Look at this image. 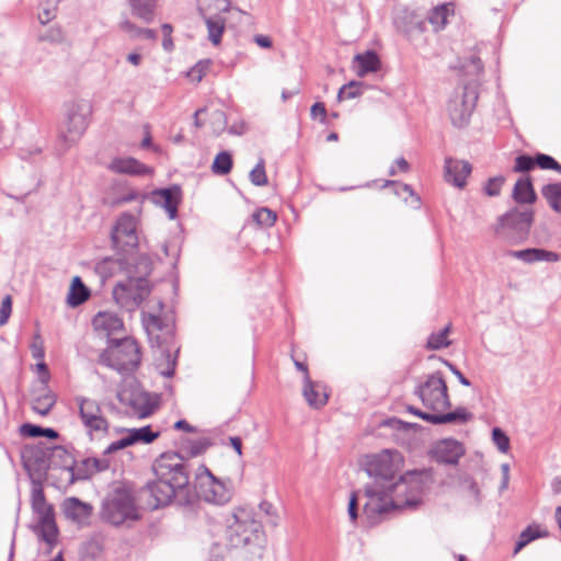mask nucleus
<instances>
[{"label": "nucleus", "instance_id": "nucleus-1", "mask_svg": "<svg viewBox=\"0 0 561 561\" xmlns=\"http://www.w3.org/2000/svg\"><path fill=\"white\" fill-rule=\"evenodd\" d=\"M434 482L431 469L405 472L399 480L387 485L365 486L368 501L364 513L373 522L397 508H415Z\"/></svg>", "mask_w": 561, "mask_h": 561}, {"label": "nucleus", "instance_id": "nucleus-2", "mask_svg": "<svg viewBox=\"0 0 561 561\" xmlns=\"http://www.w3.org/2000/svg\"><path fill=\"white\" fill-rule=\"evenodd\" d=\"M225 539L230 548H242L263 541V525L254 507L238 506L225 517Z\"/></svg>", "mask_w": 561, "mask_h": 561}, {"label": "nucleus", "instance_id": "nucleus-3", "mask_svg": "<svg viewBox=\"0 0 561 561\" xmlns=\"http://www.w3.org/2000/svg\"><path fill=\"white\" fill-rule=\"evenodd\" d=\"M100 518L113 526L138 520L140 514L131 491L125 486H117L108 493L102 502Z\"/></svg>", "mask_w": 561, "mask_h": 561}, {"label": "nucleus", "instance_id": "nucleus-4", "mask_svg": "<svg viewBox=\"0 0 561 561\" xmlns=\"http://www.w3.org/2000/svg\"><path fill=\"white\" fill-rule=\"evenodd\" d=\"M138 343L130 337L111 340L110 346L102 353L101 363L119 371L129 373L140 364Z\"/></svg>", "mask_w": 561, "mask_h": 561}, {"label": "nucleus", "instance_id": "nucleus-5", "mask_svg": "<svg viewBox=\"0 0 561 561\" xmlns=\"http://www.w3.org/2000/svg\"><path fill=\"white\" fill-rule=\"evenodd\" d=\"M414 394L421 400L428 413L445 412L451 407L448 387L440 371H435L420 382Z\"/></svg>", "mask_w": 561, "mask_h": 561}, {"label": "nucleus", "instance_id": "nucleus-6", "mask_svg": "<svg viewBox=\"0 0 561 561\" xmlns=\"http://www.w3.org/2000/svg\"><path fill=\"white\" fill-rule=\"evenodd\" d=\"M91 106L84 101L72 102L67 107L66 118L59 130L65 149L77 142L89 125Z\"/></svg>", "mask_w": 561, "mask_h": 561}, {"label": "nucleus", "instance_id": "nucleus-7", "mask_svg": "<svg viewBox=\"0 0 561 561\" xmlns=\"http://www.w3.org/2000/svg\"><path fill=\"white\" fill-rule=\"evenodd\" d=\"M397 459L399 460V454L390 449L365 456L362 466L369 477L375 478L374 483L367 486L383 484L387 490V485L394 482L393 479L398 471Z\"/></svg>", "mask_w": 561, "mask_h": 561}, {"label": "nucleus", "instance_id": "nucleus-8", "mask_svg": "<svg viewBox=\"0 0 561 561\" xmlns=\"http://www.w3.org/2000/svg\"><path fill=\"white\" fill-rule=\"evenodd\" d=\"M75 403L78 407L80 421L91 440L108 433L110 422L95 399L77 396Z\"/></svg>", "mask_w": 561, "mask_h": 561}, {"label": "nucleus", "instance_id": "nucleus-9", "mask_svg": "<svg viewBox=\"0 0 561 561\" xmlns=\"http://www.w3.org/2000/svg\"><path fill=\"white\" fill-rule=\"evenodd\" d=\"M151 286L147 278H128L117 283L113 288L115 302L126 311H135L150 295Z\"/></svg>", "mask_w": 561, "mask_h": 561}, {"label": "nucleus", "instance_id": "nucleus-10", "mask_svg": "<svg viewBox=\"0 0 561 561\" xmlns=\"http://www.w3.org/2000/svg\"><path fill=\"white\" fill-rule=\"evenodd\" d=\"M229 0H197V9L208 31V39L214 45H219L226 26L222 13L230 10Z\"/></svg>", "mask_w": 561, "mask_h": 561}, {"label": "nucleus", "instance_id": "nucleus-11", "mask_svg": "<svg viewBox=\"0 0 561 561\" xmlns=\"http://www.w3.org/2000/svg\"><path fill=\"white\" fill-rule=\"evenodd\" d=\"M156 478L170 482L176 489L188 484V471L183 457L179 453H164L153 462Z\"/></svg>", "mask_w": 561, "mask_h": 561}, {"label": "nucleus", "instance_id": "nucleus-12", "mask_svg": "<svg viewBox=\"0 0 561 561\" xmlns=\"http://www.w3.org/2000/svg\"><path fill=\"white\" fill-rule=\"evenodd\" d=\"M117 398L124 405L130 408L131 412L140 419L150 416L159 407L160 396L149 393L138 387H125Z\"/></svg>", "mask_w": 561, "mask_h": 561}, {"label": "nucleus", "instance_id": "nucleus-13", "mask_svg": "<svg viewBox=\"0 0 561 561\" xmlns=\"http://www.w3.org/2000/svg\"><path fill=\"white\" fill-rule=\"evenodd\" d=\"M196 478V493L205 502L225 504L230 500V492L225 484L217 480L205 466L199 467Z\"/></svg>", "mask_w": 561, "mask_h": 561}, {"label": "nucleus", "instance_id": "nucleus-14", "mask_svg": "<svg viewBox=\"0 0 561 561\" xmlns=\"http://www.w3.org/2000/svg\"><path fill=\"white\" fill-rule=\"evenodd\" d=\"M478 101V92L473 87L466 85L448 102V114L454 126L463 127L468 124Z\"/></svg>", "mask_w": 561, "mask_h": 561}, {"label": "nucleus", "instance_id": "nucleus-15", "mask_svg": "<svg viewBox=\"0 0 561 561\" xmlns=\"http://www.w3.org/2000/svg\"><path fill=\"white\" fill-rule=\"evenodd\" d=\"M113 247L119 251H128L138 245L137 220L131 214H122L112 229Z\"/></svg>", "mask_w": 561, "mask_h": 561}, {"label": "nucleus", "instance_id": "nucleus-16", "mask_svg": "<svg viewBox=\"0 0 561 561\" xmlns=\"http://www.w3.org/2000/svg\"><path fill=\"white\" fill-rule=\"evenodd\" d=\"M407 411L431 424H447V423H467L472 420L473 415L466 408L459 407L453 412L444 413H428L413 405H407Z\"/></svg>", "mask_w": 561, "mask_h": 561}, {"label": "nucleus", "instance_id": "nucleus-17", "mask_svg": "<svg viewBox=\"0 0 561 561\" xmlns=\"http://www.w3.org/2000/svg\"><path fill=\"white\" fill-rule=\"evenodd\" d=\"M407 411L431 424H447V423H467L472 420L473 415L466 408L459 407L453 412L444 413H428L413 405H407Z\"/></svg>", "mask_w": 561, "mask_h": 561}, {"label": "nucleus", "instance_id": "nucleus-18", "mask_svg": "<svg viewBox=\"0 0 561 561\" xmlns=\"http://www.w3.org/2000/svg\"><path fill=\"white\" fill-rule=\"evenodd\" d=\"M178 490L170 482L157 478L154 481L147 483L144 493L149 497L148 505L158 508L171 503Z\"/></svg>", "mask_w": 561, "mask_h": 561}, {"label": "nucleus", "instance_id": "nucleus-19", "mask_svg": "<svg viewBox=\"0 0 561 561\" xmlns=\"http://www.w3.org/2000/svg\"><path fill=\"white\" fill-rule=\"evenodd\" d=\"M463 455V446L453 438L439 440L432 450L433 458L437 462L446 465H457Z\"/></svg>", "mask_w": 561, "mask_h": 561}, {"label": "nucleus", "instance_id": "nucleus-20", "mask_svg": "<svg viewBox=\"0 0 561 561\" xmlns=\"http://www.w3.org/2000/svg\"><path fill=\"white\" fill-rule=\"evenodd\" d=\"M534 220L531 210H519L514 208L500 218V225L503 228L516 232L518 236H526Z\"/></svg>", "mask_w": 561, "mask_h": 561}, {"label": "nucleus", "instance_id": "nucleus-21", "mask_svg": "<svg viewBox=\"0 0 561 561\" xmlns=\"http://www.w3.org/2000/svg\"><path fill=\"white\" fill-rule=\"evenodd\" d=\"M61 510L65 517L78 525H87L93 514V506L90 503L82 502L78 497H67Z\"/></svg>", "mask_w": 561, "mask_h": 561}, {"label": "nucleus", "instance_id": "nucleus-22", "mask_svg": "<svg viewBox=\"0 0 561 561\" xmlns=\"http://www.w3.org/2000/svg\"><path fill=\"white\" fill-rule=\"evenodd\" d=\"M152 201L168 213L170 219L178 215V206L181 201V188L178 185L160 188L152 192Z\"/></svg>", "mask_w": 561, "mask_h": 561}, {"label": "nucleus", "instance_id": "nucleus-23", "mask_svg": "<svg viewBox=\"0 0 561 561\" xmlns=\"http://www.w3.org/2000/svg\"><path fill=\"white\" fill-rule=\"evenodd\" d=\"M445 180L456 187H463L471 173V164L465 160L447 158L445 160Z\"/></svg>", "mask_w": 561, "mask_h": 561}, {"label": "nucleus", "instance_id": "nucleus-24", "mask_svg": "<svg viewBox=\"0 0 561 561\" xmlns=\"http://www.w3.org/2000/svg\"><path fill=\"white\" fill-rule=\"evenodd\" d=\"M511 257L520 260L527 264L536 262L556 263L561 260V255L557 252L546 249L529 248L524 250H511L507 253Z\"/></svg>", "mask_w": 561, "mask_h": 561}, {"label": "nucleus", "instance_id": "nucleus-25", "mask_svg": "<svg viewBox=\"0 0 561 561\" xmlns=\"http://www.w3.org/2000/svg\"><path fill=\"white\" fill-rule=\"evenodd\" d=\"M108 169L115 173L129 175H147L152 170L135 158H114L108 164Z\"/></svg>", "mask_w": 561, "mask_h": 561}, {"label": "nucleus", "instance_id": "nucleus-26", "mask_svg": "<svg viewBox=\"0 0 561 561\" xmlns=\"http://www.w3.org/2000/svg\"><path fill=\"white\" fill-rule=\"evenodd\" d=\"M380 68L378 55L373 50L357 54L353 59V69L358 77H365L370 72H376Z\"/></svg>", "mask_w": 561, "mask_h": 561}, {"label": "nucleus", "instance_id": "nucleus-27", "mask_svg": "<svg viewBox=\"0 0 561 561\" xmlns=\"http://www.w3.org/2000/svg\"><path fill=\"white\" fill-rule=\"evenodd\" d=\"M96 331L106 333L108 336L123 330L122 319L112 312H99L92 321Z\"/></svg>", "mask_w": 561, "mask_h": 561}, {"label": "nucleus", "instance_id": "nucleus-28", "mask_svg": "<svg viewBox=\"0 0 561 561\" xmlns=\"http://www.w3.org/2000/svg\"><path fill=\"white\" fill-rule=\"evenodd\" d=\"M302 394L311 408L318 409L327 404L328 394L320 389L318 383H314L310 376H304Z\"/></svg>", "mask_w": 561, "mask_h": 561}, {"label": "nucleus", "instance_id": "nucleus-29", "mask_svg": "<svg viewBox=\"0 0 561 561\" xmlns=\"http://www.w3.org/2000/svg\"><path fill=\"white\" fill-rule=\"evenodd\" d=\"M31 504L37 516V520L55 516L54 508L46 502L45 494L41 485H35L32 489Z\"/></svg>", "mask_w": 561, "mask_h": 561}, {"label": "nucleus", "instance_id": "nucleus-30", "mask_svg": "<svg viewBox=\"0 0 561 561\" xmlns=\"http://www.w3.org/2000/svg\"><path fill=\"white\" fill-rule=\"evenodd\" d=\"M133 15L145 23H151L156 16L158 0H127Z\"/></svg>", "mask_w": 561, "mask_h": 561}, {"label": "nucleus", "instance_id": "nucleus-31", "mask_svg": "<svg viewBox=\"0 0 561 561\" xmlns=\"http://www.w3.org/2000/svg\"><path fill=\"white\" fill-rule=\"evenodd\" d=\"M513 198L518 204H533L536 201V193L529 176L517 180L513 188Z\"/></svg>", "mask_w": 561, "mask_h": 561}, {"label": "nucleus", "instance_id": "nucleus-32", "mask_svg": "<svg viewBox=\"0 0 561 561\" xmlns=\"http://www.w3.org/2000/svg\"><path fill=\"white\" fill-rule=\"evenodd\" d=\"M35 531L48 546L53 547L57 541L58 529L54 517L37 520Z\"/></svg>", "mask_w": 561, "mask_h": 561}, {"label": "nucleus", "instance_id": "nucleus-33", "mask_svg": "<svg viewBox=\"0 0 561 561\" xmlns=\"http://www.w3.org/2000/svg\"><path fill=\"white\" fill-rule=\"evenodd\" d=\"M90 297L88 287L82 283L79 276L73 277L67 296V302L71 307L83 304Z\"/></svg>", "mask_w": 561, "mask_h": 561}, {"label": "nucleus", "instance_id": "nucleus-34", "mask_svg": "<svg viewBox=\"0 0 561 561\" xmlns=\"http://www.w3.org/2000/svg\"><path fill=\"white\" fill-rule=\"evenodd\" d=\"M548 531L541 530L540 526L537 524L529 525L526 529H524L516 542L514 554L518 553L524 547H526L529 542L535 539L547 537Z\"/></svg>", "mask_w": 561, "mask_h": 561}, {"label": "nucleus", "instance_id": "nucleus-35", "mask_svg": "<svg viewBox=\"0 0 561 561\" xmlns=\"http://www.w3.org/2000/svg\"><path fill=\"white\" fill-rule=\"evenodd\" d=\"M117 432H125L128 435L131 445L139 442L146 444L152 443L160 435L159 432H152L149 425L140 428H122L117 430Z\"/></svg>", "mask_w": 561, "mask_h": 561}, {"label": "nucleus", "instance_id": "nucleus-36", "mask_svg": "<svg viewBox=\"0 0 561 561\" xmlns=\"http://www.w3.org/2000/svg\"><path fill=\"white\" fill-rule=\"evenodd\" d=\"M123 270V261L114 257H104L95 265V272L103 278H110Z\"/></svg>", "mask_w": 561, "mask_h": 561}, {"label": "nucleus", "instance_id": "nucleus-37", "mask_svg": "<svg viewBox=\"0 0 561 561\" xmlns=\"http://www.w3.org/2000/svg\"><path fill=\"white\" fill-rule=\"evenodd\" d=\"M176 359L169 350H160L159 357L156 358V367L160 375L172 377L175 370Z\"/></svg>", "mask_w": 561, "mask_h": 561}, {"label": "nucleus", "instance_id": "nucleus-38", "mask_svg": "<svg viewBox=\"0 0 561 561\" xmlns=\"http://www.w3.org/2000/svg\"><path fill=\"white\" fill-rule=\"evenodd\" d=\"M56 403V397L50 390H45V392L38 397H36L32 402V409L35 413L39 415H47Z\"/></svg>", "mask_w": 561, "mask_h": 561}, {"label": "nucleus", "instance_id": "nucleus-39", "mask_svg": "<svg viewBox=\"0 0 561 561\" xmlns=\"http://www.w3.org/2000/svg\"><path fill=\"white\" fill-rule=\"evenodd\" d=\"M542 196L550 207L561 214V183H550L541 188Z\"/></svg>", "mask_w": 561, "mask_h": 561}, {"label": "nucleus", "instance_id": "nucleus-40", "mask_svg": "<svg viewBox=\"0 0 561 561\" xmlns=\"http://www.w3.org/2000/svg\"><path fill=\"white\" fill-rule=\"evenodd\" d=\"M450 9L448 4H440L435 7L428 16L430 23L434 26L435 31L442 30L447 22Z\"/></svg>", "mask_w": 561, "mask_h": 561}, {"label": "nucleus", "instance_id": "nucleus-41", "mask_svg": "<svg viewBox=\"0 0 561 561\" xmlns=\"http://www.w3.org/2000/svg\"><path fill=\"white\" fill-rule=\"evenodd\" d=\"M232 158L227 151L219 152L213 162L211 170L215 174L226 175L231 171Z\"/></svg>", "mask_w": 561, "mask_h": 561}, {"label": "nucleus", "instance_id": "nucleus-42", "mask_svg": "<svg viewBox=\"0 0 561 561\" xmlns=\"http://www.w3.org/2000/svg\"><path fill=\"white\" fill-rule=\"evenodd\" d=\"M252 219L259 227L268 228L276 222L277 215L270 208L262 207L253 213Z\"/></svg>", "mask_w": 561, "mask_h": 561}, {"label": "nucleus", "instance_id": "nucleus-43", "mask_svg": "<svg viewBox=\"0 0 561 561\" xmlns=\"http://www.w3.org/2000/svg\"><path fill=\"white\" fill-rule=\"evenodd\" d=\"M450 331V324H447L443 330L437 333H432L427 340V348L430 350H440L443 347H447L450 345V341H448L447 336Z\"/></svg>", "mask_w": 561, "mask_h": 561}, {"label": "nucleus", "instance_id": "nucleus-44", "mask_svg": "<svg viewBox=\"0 0 561 561\" xmlns=\"http://www.w3.org/2000/svg\"><path fill=\"white\" fill-rule=\"evenodd\" d=\"M209 446L210 444L206 438L187 440L183 446V451H185L190 457H196L204 454Z\"/></svg>", "mask_w": 561, "mask_h": 561}, {"label": "nucleus", "instance_id": "nucleus-45", "mask_svg": "<svg viewBox=\"0 0 561 561\" xmlns=\"http://www.w3.org/2000/svg\"><path fill=\"white\" fill-rule=\"evenodd\" d=\"M535 163L542 170H553L561 174V164L551 156L537 153L535 156Z\"/></svg>", "mask_w": 561, "mask_h": 561}, {"label": "nucleus", "instance_id": "nucleus-46", "mask_svg": "<svg viewBox=\"0 0 561 561\" xmlns=\"http://www.w3.org/2000/svg\"><path fill=\"white\" fill-rule=\"evenodd\" d=\"M360 87L362 84L356 81H351L344 84L343 87H341L337 93V99L342 101L345 99L350 100L359 96L362 94Z\"/></svg>", "mask_w": 561, "mask_h": 561}, {"label": "nucleus", "instance_id": "nucleus-47", "mask_svg": "<svg viewBox=\"0 0 561 561\" xmlns=\"http://www.w3.org/2000/svg\"><path fill=\"white\" fill-rule=\"evenodd\" d=\"M536 167L535 157L528 154H519L515 159L513 172L524 173L533 170Z\"/></svg>", "mask_w": 561, "mask_h": 561}, {"label": "nucleus", "instance_id": "nucleus-48", "mask_svg": "<svg viewBox=\"0 0 561 561\" xmlns=\"http://www.w3.org/2000/svg\"><path fill=\"white\" fill-rule=\"evenodd\" d=\"M250 180L256 186H263L267 184V176L265 173V163L263 159H260L254 169L250 172Z\"/></svg>", "mask_w": 561, "mask_h": 561}, {"label": "nucleus", "instance_id": "nucleus-49", "mask_svg": "<svg viewBox=\"0 0 561 561\" xmlns=\"http://www.w3.org/2000/svg\"><path fill=\"white\" fill-rule=\"evenodd\" d=\"M492 440L501 453H507L510 449L508 436L499 427H494L492 431Z\"/></svg>", "mask_w": 561, "mask_h": 561}, {"label": "nucleus", "instance_id": "nucleus-50", "mask_svg": "<svg viewBox=\"0 0 561 561\" xmlns=\"http://www.w3.org/2000/svg\"><path fill=\"white\" fill-rule=\"evenodd\" d=\"M503 183V176L492 178L485 184L484 191L489 196H496L500 194Z\"/></svg>", "mask_w": 561, "mask_h": 561}, {"label": "nucleus", "instance_id": "nucleus-51", "mask_svg": "<svg viewBox=\"0 0 561 561\" xmlns=\"http://www.w3.org/2000/svg\"><path fill=\"white\" fill-rule=\"evenodd\" d=\"M31 352H32V356L35 359L43 360V358L45 356V348H44V342H43L39 333H36L34 335L33 342L31 344Z\"/></svg>", "mask_w": 561, "mask_h": 561}, {"label": "nucleus", "instance_id": "nucleus-52", "mask_svg": "<svg viewBox=\"0 0 561 561\" xmlns=\"http://www.w3.org/2000/svg\"><path fill=\"white\" fill-rule=\"evenodd\" d=\"M119 30L128 34L131 38L141 37V27H138L135 23L127 19L119 23Z\"/></svg>", "mask_w": 561, "mask_h": 561}, {"label": "nucleus", "instance_id": "nucleus-53", "mask_svg": "<svg viewBox=\"0 0 561 561\" xmlns=\"http://www.w3.org/2000/svg\"><path fill=\"white\" fill-rule=\"evenodd\" d=\"M463 485L466 488V491L468 493V496L474 502L480 503L481 502V493L480 489L478 488V484L472 479H466L463 481Z\"/></svg>", "mask_w": 561, "mask_h": 561}, {"label": "nucleus", "instance_id": "nucleus-54", "mask_svg": "<svg viewBox=\"0 0 561 561\" xmlns=\"http://www.w3.org/2000/svg\"><path fill=\"white\" fill-rule=\"evenodd\" d=\"M161 30L163 33L162 46H163L164 50L171 51L174 48L173 39L171 36L172 32H173V27L171 24L164 23L161 25Z\"/></svg>", "mask_w": 561, "mask_h": 561}, {"label": "nucleus", "instance_id": "nucleus-55", "mask_svg": "<svg viewBox=\"0 0 561 561\" xmlns=\"http://www.w3.org/2000/svg\"><path fill=\"white\" fill-rule=\"evenodd\" d=\"M128 446H131L130 439L128 435L124 436L123 438L111 443L103 451L104 455H111L113 453H116L123 448H126Z\"/></svg>", "mask_w": 561, "mask_h": 561}, {"label": "nucleus", "instance_id": "nucleus-56", "mask_svg": "<svg viewBox=\"0 0 561 561\" xmlns=\"http://www.w3.org/2000/svg\"><path fill=\"white\" fill-rule=\"evenodd\" d=\"M20 434L27 437H41L43 435V427L25 423L20 426Z\"/></svg>", "mask_w": 561, "mask_h": 561}, {"label": "nucleus", "instance_id": "nucleus-57", "mask_svg": "<svg viewBox=\"0 0 561 561\" xmlns=\"http://www.w3.org/2000/svg\"><path fill=\"white\" fill-rule=\"evenodd\" d=\"M12 311V299L10 296H5L0 306V325L8 322V319Z\"/></svg>", "mask_w": 561, "mask_h": 561}, {"label": "nucleus", "instance_id": "nucleus-58", "mask_svg": "<svg viewBox=\"0 0 561 561\" xmlns=\"http://www.w3.org/2000/svg\"><path fill=\"white\" fill-rule=\"evenodd\" d=\"M57 15V2L54 5L43 8L38 13V20L42 24H47L53 21Z\"/></svg>", "mask_w": 561, "mask_h": 561}, {"label": "nucleus", "instance_id": "nucleus-59", "mask_svg": "<svg viewBox=\"0 0 561 561\" xmlns=\"http://www.w3.org/2000/svg\"><path fill=\"white\" fill-rule=\"evenodd\" d=\"M310 115L312 118L320 117V121L323 123L327 118V108L324 103L317 102L311 106Z\"/></svg>", "mask_w": 561, "mask_h": 561}, {"label": "nucleus", "instance_id": "nucleus-60", "mask_svg": "<svg viewBox=\"0 0 561 561\" xmlns=\"http://www.w3.org/2000/svg\"><path fill=\"white\" fill-rule=\"evenodd\" d=\"M139 197H140V195L138 192L130 190L129 192H127L126 194L122 195L116 201H114L113 205L117 206V205H122L125 203H129V202L138 199Z\"/></svg>", "mask_w": 561, "mask_h": 561}, {"label": "nucleus", "instance_id": "nucleus-61", "mask_svg": "<svg viewBox=\"0 0 561 561\" xmlns=\"http://www.w3.org/2000/svg\"><path fill=\"white\" fill-rule=\"evenodd\" d=\"M162 327V321L158 316L148 314L146 319V329L150 333V330H160Z\"/></svg>", "mask_w": 561, "mask_h": 561}, {"label": "nucleus", "instance_id": "nucleus-62", "mask_svg": "<svg viewBox=\"0 0 561 561\" xmlns=\"http://www.w3.org/2000/svg\"><path fill=\"white\" fill-rule=\"evenodd\" d=\"M446 366L449 368V370L457 377L459 382L466 387L470 386L469 379H467L463 374L451 363L445 362Z\"/></svg>", "mask_w": 561, "mask_h": 561}, {"label": "nucleus", "instance_id": "nucleus-63", "mask_svg": "<svg viewBox=\"0 0 561 561\" xmlns=\"http://www.w3.org/2000/svg\"><path fill=\"white\" fill-rule=\"evenodd\" d=\"M348 515L350 518L354 522L357 518V494L353 492L348 502Z\"/></svg>", "mask_w": 561, "mask_h": 561}, {"label": "nucleus", "instance_id": "nucleus-64", "mask_svg": "<svg viewBox=\"0 0 561 561\" xmlns=\"http://www.w3.org/2000/svg\"><path fill=\"white\" fill-rule=\"evenodd\" d=\"M30 453L32 454L34 462L37 465V468H42V466L45 463V453L41 449H31Z\"/></svg>", "mask_w": 561, "mask_h": 561}]
</instances>
